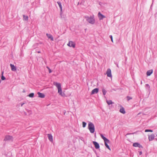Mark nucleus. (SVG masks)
Here are the masks:
<instances>
[{
  "mask_svg": "<svg viewBox=\"0 0 157 157\" xmlns=\"http://www.w3.org/2000/svg\"><path fill=\"white\" fill-rule=\"evenodd\" d=\"M47 68L48 69V70H49V69H50V68L48 67H47Z\"/></svg>",
  "mask_w": 157,
  "mask_h": 157,
  "instance_id": "c9c22d12",
  "label": "nucleus"
},
{
  "mask_svg": "<svg viewBox=\"0 0 157 157\" xmlns=\"http://www.w3.org/2000/svg\"><path fill=\"white\" fill-rule=\"evenodd\" d=\"M98 89L97 88L94 89L92 91L91 94L92 95L97 93L98 92Z\"/></svg>",
  "mask_w": 157,
  "mask_h": 157,
  "instance_id": "1a4fd4ad",
  "label": "nucleus"
},
{
  "mask_svg": "<svg viewBox=\"0 0 157 157\" xmlns=\"http://www.w3.org/2000/svg\"><path fill=\"white\" fill-rule=\"evenodd\" d=\"M127 100L128 101L130 100V99H132V98L128 96L127 97Z\"/></svg>",
  "mask_w": 157,
  "mask_h": 157,
  "instance_id": "c85d7f7f",
  "label": "nucleus"
},
{
  "mask_svg": "<svg viewBox=\"0 0 157 157\" xmlns=\"http://www.w3.org/2000/svg\"><path fill=\"white\" fill-rule=\"evenodd\" d=\"M106 74L108 77L111 78L112 77V75L111 74V71L110 69H108L106 72Z\"/></svg>",
  "mask_w": 157,
  "mask_h": 157,
  "instance_id": "20e7f679",
  "label": "nucleus"
},
{
  "mask_svg": "<svg viewBox=\"0 0 157 157\" xmlns=\"http://www.w3.org/2000/svg\"><path fill=\"white\" fill-rule=\"evenodd\" d=\"M85 18L86 21L89 23L93 25L95 22V20L94 15L90 16H85Z\"/></svg>",
  "mask_w": 157,
  "mask_h": 157,
  "instance_id": "f03ea898",
  "label": "nucleus"
},
{
  "mask_svg": "<svg viewBox=\"0 0 157 157\" xmlns=\"http://www.w3.org/2000/svg\"><path fill=\"white\" fill-rule=\"evenodd\" d=\"M3 73H4L3 71H2V75H3Z\"/></svg>",
  "mask_w": 157,
  "mask_h": 157,
  "instance_id": "f704fd0d",
  "label": "nucleus"
},
{
  "mask_svg": "<svg viewBox=\"0 0 157 157\" xmlns=\"http://www.w3.org/2000/svg\"><path fill=\"white\" fill-rule=\"evenodd\" d=\"M104 142H105V146L109 150H110L111 149H110V148L109 147V146L107 144L108 143H109V140H108V141H105Z\"/></svg>",
  "mask_w": 157,
  "mask_h": 157,
  "instance_id": "2eb2a0df",
  "label": "nucleus"
},
{
  "mask_svg": "<svg viewBox=\"0 0 157 157\" xmlns=\"http://www.w3.org/2000/svg\"><path fill=\"white\" fill-rule=\"evenodd\" d=\"M93 144L94 145L96 149H98L99 148V145L97 142L95 141H93Z\"/></svg>",
  "mask_w": 157,
  "mask_h": 157,
  "instance_id": "9b49d317",
  "label": "nucleus"
},
{
  "mask_svg": "<svg viewBox=\"0 0 157 157\" xmlns=\"http://www.w3.org/2000/svg\"><path fill=\"white\" fill-rule=\"evenodd\" d=\"M145 132H153V131L151 129H146L145 130Z\"/></svg>",
  "mask_w": 157,
  "mask_h": 157,
  "instance_id": "393cba45",
  "label": "nucleus"
},
{
  "mask_svg": "<svg viewBox=\"0 0 157 157\" xmlns=\"http://www.w3.org/2000/svg\"><path fill=\"white\" fill-rule=\"evenodd\" d=\"M120 112L121 113L124 114L125 113V111L124 108L121 107L120 110Z\"/></svg>",
  "mask_w": 157,
  "mask_h": 157,
  "instance_id": "6ab92c4d",
  "label": "nucleus"
},
{
  "mask_svg": "<svg viewBox=\"0 0 157 157\" xmlns=\"http://www.w3.org/2000/svg\"><path fill=\"white\" fill-rule=\"evenodd\" d=\"M13 137L10 135H6L4 138V140H12Z\"/></svg>",
  "mask_w": 157,
  "mask_h": 157,
  "instance_id": "39448f33",
  "label": "nucleus"
},
{
  "mask_svg": "<svg viewBox=\"0 0 157 157\" xmlns=\"http://www.w3.org/2000/svg\"><path fill=\"white\" fill-rule=\"evenodd\" d=\"M67 45L69 46L72 47L73 48H75V43L72 41H69Z\"/></svg>",
  "mask_w": 157,
  "mask_h": 157,
  "instance_id": "0eeeda50",
  "label": "nucleus"
},
{
  "mask_svg": "<svg viewBox=\"0 0 157 157\" xmlns=\"http://www.w3.org/2000/svg\"><path fill=\"white\" fill-rule=\"evenodd\" d=\"M48 138L49 140L51 142L53 141V137L52 136L51 134H48Z\"/></svg>",
  "mask_w": 157,
  "mask_h": 157,
  "instance_id": "dca6fc26",
  "label": "nucleus"
},
{
  "mask_svg": "<svg viewBox=\"0 0 157 157\" xmlns=\"http://www.w3.org/2000/svg\"><path fill=\"white\" fill-rule=\"evenodd\" d=\"M97 157H99V156H98Z\"/></svg>",
  "mask_w": 157,
  "mask_h": 157,
  "instance_id": "58836bf2",
  "label": "nucleus"
},
{
  "mask_svg": "<svg viewBox=\"0 0 157 157\" xmlns=\"http://www.w3.org/2000/svg\"><path fill=\"white\" fill-rule=\"evenodd\" d=\"M102 91L103 95H105L106 93V90L104 89L103 88L102 89Z\"/></svg>",
  "mask_w": 157,
  "mask_h": 157,
  "instance_id": "5701e85b",
  "label": "nucleus"
},
{
  "mask_svg": "<svg viewBox=\"0 0 157 157\" xmlns=\"http://www.w3.org/2000/svg\"><path fill=\"white\" fill-rule=\"evenodd\" d=\"M48 70H49V73H50L52 72V71L50 69H49Z\"/></svg>",
  "mask_w": 157,
  "mask_h": 157,
  "instance_id": "7c9ffc66",
  "label": "nucleus"
},
{
  "mask_svg": "<svg viewBox=\"0 0 157 157\" xmlns=\"http://www.w3.org/2000/svg\"><path fill=\"white\" fill-rule=\"evenodd\" d=\"M86 123L85 122H82V127L83 128H85L86 127Z\"/></svg>",
  "mask_w": 157,
  "mask_h": 157,
  "instance_id": "a878e982",
  "label": "nucleus"
},
{
  "mask_svg": "<svg viewBox=\"0 0 157 157\" xmlns=\"http://www.w3.org/2000/svg\"><path fill=\"white\" fill-rule=\"evenodd\" d=\"M46 35L48 38L51 39L52 40H53V37L50 34L47 33Z\"/></svg>",
  "mask_w": 157,
  "mask_h": 157,
  "instance_id": "f3484780",
  "label": "nucleus"
},
{
  "mask_svg": "<svg viewBox=\"0 0 157 157\" xmlns=\"http://www.w3.org/2000/svg\"><path fill=\"white\" fill-rule=\"evenodd\" d=\"M23 20L24 21H28V16L25 15H23Z\"/></svg>",
  "mask_w": 157,
  "mask_h": 157,
  "instance_id": "a211bd4d",
  "label": "nucleus"
},
{
  "mask_svg": "<svg viewBox=\"0 0 157 157\" xmlns=\"http://www.w3.org/2000/svg\"><path fill=\"white\" fill-rule=\"evenodd\" d=\"M155 137V135L153 134H152L148 136V139L149 141H151L153 140Z\"/></svg>",
  "mask_w": 157,
  "mask_h": 157,
  "instance_id": "9d476101",
  "label": "nucleus"
},
{
  "mask_svg": "<svg viewBox=\"0 0 157 157\" xmlns=\"http://www.w3.org/2000/svg\"><path fill=\"white\" fill-rule=\"evenodd\" d=\"M10 66L11 68V70L13 71H16L17 70L16 67L13 64H10Z\"/></svg>",
  "mask_w": 157,
  "mask_h": 157,
  "instance_id": "f8f14e48",
  "label": "nucleus"
},
{
  "mask_svg": "<svg viewBox=\"0 0 157 157\" xmlns=\"http://www.w3.org/2000/svg\"><path fill=\"white\" fill-rule=\"evenodd\" d=\"M153 71L152 70H149L147 72V76H150L152 73Z\"/></svg>",
  "mask_w": 157,
  "mask_h": 157,
  "instance_id": "aec40b11",
  "label": "nucleus"
},
{
  "mask_svg": "<svg viewBox=\"0 0 157 157\" xmlns=\"http://www.w3.org/2000/svg\"><path fill=\"white\" fill-rule=\"evenodd\" d=\"M110 37L111 39V40L112 41V42H113V36L112 35H110Z\"/></svg>",
  "mask_w": 157,
  "mask_h": 157,
  "instance_id": "c756f323",
  "label": "nucleus"
},
{
  "mask_svg": "<svg viewBox=\"0 0 157 157\" xmlns=\"http://www.w3.org/2000/svg\"><path fill=\"white\" fill-rule=\"evenodd\" d=\"M64 10H61L60 14L61 17L62 18H65L66 17V14L64 12Z\"/></svg>",
  "mask_w": 157,
  "mask_h": 157,
  "instance_id": "6e6552de",
  "label": "nucleus"
},
{
  "mask_svg": "<svg viewBox=\"0 0 157 157\" xmlns=\"http://www.w3.org/2000/svg\"><path fill=\"white\" fill-rule=\"evenodd\" d=\"M133 146L135 147H138L139 148L141 147L142 146L138 143H135L133 144Z\"/></svg>",
  "mask_w": 157,
  "mask_h": 157,
  "instance_id": "4468645a",
  "label": "nucleus"
},
{
  "mask_svg": "<svg viewBox=\"0 0 157 157\" xmlns=\"http://www.w3.org/2000/svg\"><path fill=\"white\" fill-rule=\"evenodd\" d=\"M140 155H141L142 154V152L141 151H140L139 152Z\"/></svg>",
  "mask_w": 157,
  "mask_h": 157,
  "instance_id": "72a5a7b5",
  "label": "nucleus"
},
{
  "mask_svg": "<svg viewBox=\"0 0 157 157\" xmlns=\"http://www.w3.org/2000/svg\"><path fill=\"white\" fill-rule=\"evenodd\" d=\"M141 84H142V81L141 82Z\"/></svg>",
  "mask_w": 157,
  "mask_h": 157,
  "instance_id": "4c0bfd02",
  "label": "nucleus"
},
{
  "mask_svg": "<svg viewBox=\"0 0 157 157\" xmlns=\"http://www.w3.org/2000/svg\"><path fill=\"white\" fill-rule=\"evenodd\" d=\"M106 102L108 105L112 104L113 103V102L111 100H107Z\"/></svg>",
  "mask_w": 157,
  "mask_h": 157,
  "instance_id": "4be33fe9",
  "label": "nucleus"
},
{
  "mask_svg": "<svg viewBox=\"0 0 157 157\" xmlns=\"http://www.w3.org/2000/svg\"><path fill=\"white\" fill-rule=\"evenodd\" d=\"M40 52H38V53H40Z\"/></svg>",
  "mask_w": 157,
  "mask_h": 157,
  "instance_id": "e433bc0d",
  "label": "nucleus"
},
{
  "mask_svg": "<svg viewBox=\"0 0 157 157\" xmlns=\"http://www.w3.org/2000/svg\"><path fill=\"white\" fill-rule=\"evenodd\" d=\"M61 10H62V5L60 2H58Z\"/></svg>",
  "mask_w": 157,
  "mask_h": 157,
  "instance_id": "bb28decb",
  "label": "nucleus"
},
{
  "mask_svg": "<svg viewBox=\"0 0 157 157\" xmlns=\"http://www.w3.org/2000/svg\"><path fill=\"white\" fill-rule=\"evenodd\" d=\"M25 104V103H23L21 104V106H22L23 105Z\"/></svg>",
  "mask_w": 157,
  "mask_h": 157,
  "instance_id": "2f4dec72",
  "label": "nucleus"
},
{
  "mask_svg": "<svg viewBox=\"0 0 157 157\" xmlns=\"http://www.w3.org/2000/svg\"><path fill=\"white\" fill-rule=\"evenodd\" d=\"M98 17L100 20H102L105 17L101 14L100 12H99L98 13Z\"/></svg>",
  "mask_w": 157,
  "mask_h": 157,
  "instance_id": "423d86ee",
  "label": "nucleus"
},
{
  "mask_svg": "<svg viewBox=\"0 0 157 157\" xmlns=\"http://www.w3.org/2000/svg\"><path fill=\"white\" fill-rule=\"evenodd\" d=\"M1 79L2 80H4L6 79V78L3 76V75H2L1 77Z\"/></svg>",
  "mask_w": 157,
  "mask_h": 157,
  "instance_id": "cd10ccee",
  "label": "nucleus"
},
{
  "mask_svg": "<svg viewBox=\"0 0 157 157\" xmlns=\"http://www.w3.org/2000/svg\"><path fill=\"white\" fill-rule=\"evenodd\" d=\"M146 85L148 87H149V88L150 87V86H149V85L148 84H146Z\"/></svg>",
  "mask_w": 157,
  "mask_h": 157,
  "instance_id": "473e14b6",
  "label": "nucleus"
},
{
  "mask_svg": "<svg viewBox=\"0 0 157 157\" xmlns=\"http://www.w3.org/2000/svg\"><path fill=\"white\" fill-rule=\"evenodd\" d=\"M88 128L91 133H93L95 131V127L94 124L91 122H89L88 124Z\"/></svg>",
  "mask_w": 157,
  "mask_h": 157,
  "instance_id": "7ed1b4c3",
  "label": "nucleus"
},
{
  "mask_svg": "<svg viewBox=\"0 0 157 157\" xmlns=\"http://www.w3.org/2000/svg\"><path fill=\"white\" fill-rule=\"evenodd\" d=\"M34 96V94L33 93H31V94H30L28 96L30 97V98H33V97Z\"/></svg>",
  "mask_w": 157,
  "mask_h": 157,
  "instance_id": "b1692460",
  "label": "nucleus"
},
{
  "mask_svg": "<svg viewBox=\"0 0 157 157\" xmlns=\"http://www.w3.org/2000/svg\"><path fill=\"white\" fill-rule=\"evenodd\" d=\"M37 94L39 98H43L45 97V95L43 93L38 92L37 93Z\"/></svg>",
  "mask_w": 157,
  "mask_h": 157,
  "instance_id": "ddd939ff",
  "label": "nucleus"
},
{
  "mask_svg": "<svg viewBox=\"0 0 157 157\" xmlns=\"http://www.w3.org/2000/svg\"><path fill=\"white\" fill-rule=\"evenodd\" d=\"M100 136H101V138L104 140V142L105 141H108V140H109L108 139L106 138H105V136H104L102 134H100Z\"/></svg>",
  "mask_w": 157,
  "mask_h": 157,
  "instance_id": "412c9836",
  "label": "nucleus"
},
{
  "mask_svg": "<svg viewBox=\"0 0 157 157\" xmlns=\"http://www.w3.org/2000/svg\"><path fill=\"white\" fill-rule=\"evenodd\" d=\"M54 85H55L56 87L57 88L58 90V93L61 96H65V94L64 93L62 92V90L61 89V84L59 83H58L56 82H53Z\"/></svg>",
  "mask_w": 157,
  "mask_h": 157,
  "instance_id": "f257e3e1",
  "label": "nucleus"
}]
</instances>
